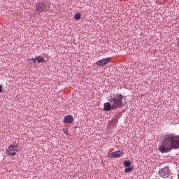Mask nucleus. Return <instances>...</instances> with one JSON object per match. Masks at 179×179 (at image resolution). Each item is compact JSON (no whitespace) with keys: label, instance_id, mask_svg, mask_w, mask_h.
Wrapping results in <instances>:
<instances>
[{"label":"nucleus","instance_id":"f257e3e1","mask_svg":"<svg viewBox=\"0 0 179 179\" xmlns=\"http://www.w3.org/2000/svg\"><path fill=\"white\" fill-rule=\"evenodd\" d=\"M158 149L161 153H169L173 149H179V136L174 134L165 135Z\"/></svg>","mask_w":179,"mask_h":179},{"label":"nucleus","instance_id":"f03ea898","mask_svg":"<svg viewBox=\"0 0 179 179\" xmlns=\"http://www.w3.org/2000/svg\"><path fill=\"white\" fill-rule=\"evenodd\" d=\"M124 100V96L121 94H116L114 96H111L110 102H106L103 104V110L105 111H111V110H115V108H121L124 107L125 101Z\"/></svg>","mask_w":179,"mask_h":179},{"label":"nucleus","instance_id":"7ed1b4c3","mask_svg":"<svg viewBox=\"0 0 179 179\" xmlns=\"http://www.w3.org/2000/svg\"><path fill=\"white\" fill-rule=\"evenodd\" d=\"M6 153L8 156H16L19 153V145L16 143L10 145L6 150Z\"/></svg>","mask_w":179,"mask_h":179},{"label":"nucleus","instance_id":"20e7f679","mask_svg":"<svg viewBox=\"0 0 179 179\" xmlns=\"http://www.w3.org/2000/svg\"><path fill=\"white\" fill-rule=\"evenodd\" d=\"M50 9V5L46 4L45 3H38L35 6V10L38 13H43V12H47Z\"/></svg>","mask_w":179,"mask_h":179},{"label":"nucleus","instance_id":"39448f33","mask_svg":"<svg viewBox=\"0 0 179 179\" xmlns=\"http://www.w3.org/2000/svg\"><path fill=\"white\" fill-rule=\"evenodd\" d=\"M159 177H162V178H169L170 176V168L169 166H165L164 168L159 169Z\"/></svg>","mask_w":179,"mask_h":179},{"label":"nucleus","instance_id":"423d86ee","mask_svg":"<svg viewBox=\"0 0 179 179\" xmlns=\"http://www.w3.org/2000/svg\"><path fill=\"white\" fill-rule=\"evenodd\" d=\"M123 155H124V152L121 150H118V151H115L112 153H110L108 155V157H109L110 159H119V157H121Z\"/></svg>","mask_w":179,"mask_h":179},{"label":"nucleus","instance_id":"0eeeda50","mask_svg":"<svg viewBox=\"0 0 179 179\" xmlns=\"http://www.w3.org/2000/svg\"><path fill=\"white\" fill-rule=\"evenodd\" d=\"M111 61V57H108L105 59H102L100 60H98L96 63L95 65L97 66H106L108 62Z\"/></svg>","mask_w":179,"mask_h":179},{"label":"nucleus","instance_id":"6e6552de","mask_svg":"<svg viewBox=\"0 0 179 179\" xmlns=\"http://www.w3.org/2000/svg\"><path fill=\"white\" fill-rule=\"evenodd\" d=\"M30 61H33L34 64H44L45 62L44 57L41 56H36L35 58L28 59V62Z\"/></svg>","mask_w":179,"mask_h":179},{"label":"nucleus","instance_id":"1a4fd4ad","mask_svg":"<svg viewBox=\"0 0 179 179\" xmlns=\"http://www.w3.org/2000/svg\"><path fill=\"white\" fill-rule=\"evenodd\" d=\"M75 119L73 118V116L71 115H66L63 120V122L64 124H72Z\"/></svg>","mask_w":179,"mask_h":179},{"label":"nucleus","instance_id":"9d476101","mask_svg":"<svg viewBox=\"0 0 179 179\" xmlns=\"http://www.w3.org/2000/svg\"><path fill=\"white\" fill-rule=\"evenodd\" d=\"M135 168L134 166H127V168L124 169V173H131V171H134Z\"/></svg>","mask_w":179,"mask_h":179},{"label":"nucleus","instance_id":"9b49d317","mask_svg":"<svg viewBox=\"0 0 179 179\" xmlns=\"http://www.w3.org/2000/svg\"><path fill=\"white\" fill-rule=\"evenodd\" d=\"M81 16H82V15L80 14V13H77L74 15V19H76V20H80Z\"/></svg>","mask_w":179,"mask_h":179},{"label":"nucleus","instance_id":"f8f14e48","mask_svg":"<svg viewBox=\"0 0 179 179\" xmlns=\"http://www.w3.org/2000/svg\"><path fill=\"white\" fill-rule=\"evenodd\" d=\"M63 132L65 134V135L69 136L71 135V133H69V129L66 127L63 128Z\"/></svg>","mask_w":179,"mask_h":179},{"label":"nucleus","instance_id":"ddd939ff","mask_svg":"<svg viewBox=\"0 0 179 179\" xmlns=\"http://www.w3.org/2000/svg\"><path fill=\"white\" fill-rule=\"evenodd\" d=\"M124 167H130L131 166V161L129 160H126L124 162Z\"/></svg>","mask_w":179,"mask_h":179},{"label":"nucleus","instance_id":"4468645a","mask_svg":"<svg viewBox=\"0 0 179 179\" xmlns=\"http://www.w3.org/2000/svg\"><path fill=\"white\" fill-rule=\"evenodd\" d=\"M0 93H2V85L0 84Z\"/></svg>","mask_w":179,"mask_h":179},{"label":"nucleus","instance_id":"2eb2a0df","mask_svg":"<svg viewBox=\"0 0 179 179\" xmlns=\"http://www.w3.org/2000/svg\"><path fill=\"white\" fill-rule=\"evenodd\" d=\"M178 179H179V173L178 174Z\"/></svg>","mask_w":179,"mask_h":179}]
</instances>
